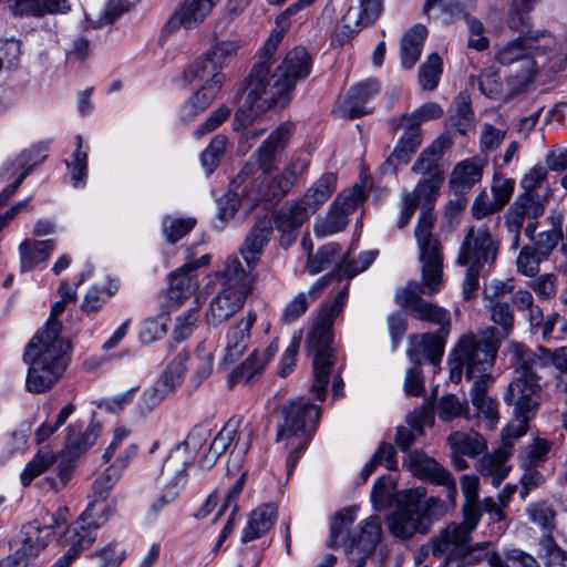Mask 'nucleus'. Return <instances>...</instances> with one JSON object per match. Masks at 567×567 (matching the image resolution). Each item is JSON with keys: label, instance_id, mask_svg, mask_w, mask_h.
<instances>
[{"label": "nucleus", "instance_id": "obj_1", "mask_svg": "<svg viewBox=\"0 0 567 567\" xmlns=\"http://www.w3.org/2000/svg\"><path fill=\"white\" fill-rule=\"evenodd\" d=\"M285 32L276 25L264 45L261 60L252 66L235 113L236 130L251 124L274 106L288 104L296 83L310 74L311 59L301 47L289 51L271 72V59Z\"/></svg>", "mask_w": 567, "mask_h": 567}, {"label": "nucleus", "instance_id": "obj_2", "mask_svg": "<svg viewBox=\"0 0 567 567\" xmlns=\"http://www.w3.org/2000/svg\"><path fill=\"white\" fill-rule=\"evenodd\" d=\"M377 256V250L363 251L355 260H343L340 267L331 272L334 277L341 274L344 275L347 284L331 302L322 306L309 330L306 341L309 352L313 354V382L311 392L319 401H323L326 398L331 370L337 358L336 351L331 346L333 342L332 326L334 319L342 311L348 297L349 280L368 269L375 260Z\"/></svg>", "mask_w": 567, "mask_h": 567}, {"label": "nucleus", "instance_id": "obj_3", "mask_svg": "<svg viewBox=\"0 0 567 567\" xmlns=\"http://www.w3.org/2000/svg\"><path fill=\"white\" fill-rule=\"evenodd\" d=\"M429 223L423 221L416 231L419 258L422 264V281L412 280L395 293L396 302L413 318L440 324L441 332H450V313L446 309L422 299L432 296L443 286V256L437 245L429 237Z\"/></svg>", "mask_w": 567, "mask_h": 567}, {"label": "nucleus", "instance_id": "obj_4", "mask_svg": "<svg viewBox=\"0 0 567 567\" xmlns=\"http://www.w3.org/2000/svg\"><path fill=\"white\" fill-rule=\"evenodd\" d=\"M60 332L61 323L50 320L27 346L23 361L29 365L25 378L28 392L38 394L50 390L66 370L70 343Z\"/></svg>", "mask_w": 567, "mask_h": 567}, {"label": "nucleus", "instance_id": "obj_5", "mask_svg": "<svg viewBox=\"0 0 567 567\" xmlns=\"http://www.w3.org/2000/svg\"><path fill=\"white\" fill-rule=\"evenodd\" d=\"M290 137L289 128L281 125L276 128L256 152L257 162L261 172L250 183L246 196L254 202L279 200L295 185L297 178L307 169L309 162L306 157L292 161L279 175L272 176L271 171L276 156L284 150Z\"/></svg>", "mask_w": 567, "mask_h": 567}, {"label": "nucleus", "instance_id": "obj_6", "mask_svg": "<svg viewBox=\"0 0 567 567\" xmlns=\"http://www.w3.org/2000/svg\"><path fill=\"white\" fill-rule=\"evenodd\" d=\"M498 348L499 338L493 327L477 334L472 332L463 334L451 354V380L455 383L460 382L463 373L467 379L489 375L487 371L494 364Z\"/></svg>", "mask_w": 567, "mask_h": 567}, {"label": "nucleus", "instance_id": "obj_7", "mask_svg": "<svg viewBox=\"0 0 567 567\" xmlns=\"http://www.w3.org/2000/svg\"><path fill=\"white\" fill-rule=\"evenodd\" d=\"M478 501H465L463 506L464 520L451 524L440 532L431 542V553L443 558L444 567H465L475 564L477 556L471 547V534L482 516Z\"/></svg>", "mask_w": 567, "mask_h": 567}, {"label": "nucleus", "instance_id": "obj_8", "mask_svg": "<svg viewBox=\"0 0 567 567\" xmlns=\"http://www.w3.org/2000/svg\"><path fill=\"white\" fill-rule=\"evenodd\" d=\"M442 514V503L436 497H427L424 487L405 489L399 495L396 508L389 518V527L395 537L406 539L416 533H427L432 518Z\"/></svg>", "mask_w": 567, "mask_h": 567}, {"label": "nucleus", "instance_id": "obj_9", "mask_svg": "<svg viewBox=\"0 0 567 567\" xmlns=\"http://www.w3.org/2000/svg\"><path fill=\"white\" fill-rule=\"evenodd\" d=\"M320 408L303 398L291 400L281 408L282 421L278 424L277 442L289 451L287 456V474L292 473L298 455L308 444V431L320 417Z\"/></svg>", "mask_w": 567, "mask_h": 567}, {"label": "nucleus", "instance_id": "obj_10", "mask_svg": "<svg viewBox=\"0 0 567 567\" xmlns=\"http://www.w3.org/2000/svg\"><path fill=\"white\" fill-rule=\"evenodd\" d=\"M557 40L547 32H537L508 41L496 47V61L503 65L515 62L522 63V79L529 81L537 68L549 60H556L557 65Z\"/></svg>", "mask_w": 567, "mask_h": 567}, {"label": "nucleus", "instance_id": "obj_11", "mask_svg": "<svg viewBox=\"0 0 567 567\" xmlns=\"http://www.w3.org/2000/svg\"><path fill=\"white\" fill-rule=\"evenodd\" d=\"M337 187L334 173H324L298 200H290L274 214L275 228L287 236L288 244L295 240L291 234L328 200Z\"/></svg>", "mask_w": 567, "mask_h": 567}, {"label": "nucleus", "instance_id": "obj_12", "mask_svg": "<svg viewBox=\"0 0 567 567\" xmlns=\"http://www.w3.org/2000/svg\"><path fill=\"white\" fill-rule=\"evenodd\" d=\"M120 477L109 474L105 470L93 483L90 503L80 518L65 532L64 538L70 546L85 535L95 539V530L104 524L111 514V506L106 499L114 484Z\"/></svg>", "mask_w": 567, "mask_h": 567}, {"label": "nucleus", "instance_id": "obj_13", "mask_svg": "<svg viewBox=\"0 0 567 567\" xmlns=\"http://www.w3.org/2000/svg\"><path fill=\"white\" fill-rule=\"evenodd\" d=\"M451 145L452 141L449 137L439 136L422 151L411 167L414 174L421 175L413 190L425 196V203H433L439 195L440 187L444 182L441 159Z\"/></svg>", "mask_w": 567, "mask_h": 567}, {"label": "nucleus", "instance_id": "obj_14", "mask_svg": "<svg viewBox=\"0 0 567 567\" xmlns=\"http://www.w3.org/2000/svg\"><path fill=\"white\" fill-rule=\"evenodd\" d=\"M188 465L187 457L182 455L181 451H171L156 478L158 497L150 507L151 514L156 516L162 508L178 498L188 481Z\"/></svg>", "mask_w": 567, "mask_h": 567}, {"label": "nucleus", "instance_id": "obj_15", "mask_svg": "<svg viewBox=\"0 0 567 567\" xmlns=\"http://www.w3.org/2000/svg\"><path fill=\"white\" fill-rule=\"evenodd\" d=\"M239 424V420L230 419L217 433L207 452L199 460V465L203 468H210L218 457L227 451L237 434L238 437L230 453V460L235 466H240L244 456L250 447L254 430L249 424H246L238 433Z\"/></svg>", "mask_w": 567, "mask_h": 567}, {"label": "nucleus", "instance_id": "obj_16", "mask_svg": "<svg viewBox=\"0 0 567 567\" xmlns=\"http://www.w3.org/2000/svg\"><path fill=\"white\" fill-rule=\"evenodd\" d=\"M540 384L534 379L518 375L507 386L504 402L514 408V415L519 422L514 432L519 437L526 432L527 422L535 415L540 402Z\"/></svg>", "mask_w": 567, "mask_h": 567}, {"label": "nucleus", "instance_id": "obj_17", "mask_svg": "<svg viewBox=\"0 0 567 567\" xmlns=\"http://www.w3.org/2000/svg\"><path fill=\"white\" fill-rule=\"evenodd\" d=\"M363 200L364 189L358 184L350 190L339 194L326 217L316 223V235L327 237L343 230L348 225V216L354 213Z\"/></svg>", "mask_w": 567, "mask_h": 567}, {"label": "nucleus", "instance_id": "obj_18", "mask_svg": "<svg viewBox=\"0 0 567 567\" xmlns=\"http://www.w3.org/2000/svg\"><path fill=\"white\" fill-rule=\"evenodd\" d=\"M497 244L492 239L486 226L471 227L463 240L457 257L461 266L475 265L483 267L496 260Z\"/></svg>", "mask_w": 567, "mask_h": 567}, {"label": "nucleus", "instance_id": "obj_19", "mask_svg": "<svg viewBox=\"0 0 567 567\" xmlns=\"http://www.w3.org/2000/svg\"><path fill=\"white\" fill-rule=\"evenodd\" d=\"M403 465L417 478L447 488V496L454 499L457 494L456 482L452 474L422 451H413L404 460Z\"/></svg>", "mask_w": 567, "mask_h": 567}, {"label": "nucleus", "instance_id": "obj_20", "mask_svg": "<svg viewBox=\"0 0 567 567\" xmlns=\"http://www.w3.org/2000/svg\"><path fill=\"white\" fill-rule=\"evenodd\" d=\"M68 520V508L60 507L54 513L44 512L38 519L24 527L23 544L32 553L48 545L53 530L60 528Z\"/></svg>", "mask_w": 567, "mask_h": 567}, {"label": "nucleus", "instance_id": "obj_21", "mask_svg": "<svg viewBox=\"0 0 567 567\" xmlns=\"http://www.w3.org/2000/svg\"><path fill=\"white\" fill-rule=\"evenodd\" d=\"M218 0H184L163 27V34H172L181 27L193 29L212 12Z\"/></svg>", "mask_w": 567, "mask_h": 567}, {"label": "nucleus", "instance_id": "obj_22", "mask_svg": "<svg viewBox=\"0 0 567 567\" xmlns=\"http://www.w3.org/2000/svg\"><path fill=\"white\" fill-rule=\"evenodd\" d=\"M38 148L25 150L13 161H7L3 163L0 168V178L6 181L18 174V177L14 182L8 185L0 193V207L3 206L11 196H13L24 181V178L30 174L33 167L41 162L44 156H41Z\"/></svg>", "mask_w": 567, "mask_h": 567}, {"label": "nucleus", "instance_id": "obj_23", "mask_svg": "<svg viewBox=\"0 0 567 567\" xmlns=\"http://www.w3.org/2000/svg\"><path fill=\"white\" fill-rule=\"evenodd\" d=\"M502 435V445L494 452L484 455L476 467L483 477L491 478V483L495 487L504 481L509 472L511 467L506 464L513 453V443L509 439L515 437L511 427L503 430Z\"/></svg>", "mask_w": 567, "mask_h": 567}, {"label": "nucleus", "instance_id": "obj_24", "mask_svg": "<svg viewBox=\"0 0 567 567\" xmlns=\"http://www.w3.org/2000/svg\"><path fill=\"white\" fill-rule=\"evenodd\" d=\"M252 270L245 267L238 256L231 255L216 271V279L223 288L248 296L255 282Z\"/></svg>", "mask_w": 567, "mask_h": 567}, {"label": "nucleus", "instance_id": "obj_25", "mask_svg": "<svg viewBox=\"0 0 567 567\" xmlns=\"http://www.w3.org/2000/svg\"><path fill=\"white\" fill-rule=\"evenodd\" d=\"M380 84L374 79H365L353 85L343 100L339 102V111L342 117L358 118L371 112L367 102L378 94Z\"/></svg>", "mask_w": 567, "mask_h": 567}, {"label": "nucleus", "instance_id": "obj_26", "mask_svg": "<svg viewBox=\"0 0 567 567\" xmlns=\"http://www.w3.org/2000/svg\"><path fill=\"white\" fill-rule=\"evenodd\" d=\"M382 12V0H360L359 8H350L343 16V25L336 35L342 34L341 42L352 38L361 27L372 24Z\"/></svg>", "mask_w": 567, "mask_h": 567}, {"label": "nucleus", "instance_id": "obj_27", "mask_svg": "<svg viewBox=\"0 0 567 567\" xmlns=\"http://www.w3.org/2000/svg\"><path fill=\"white\" fill-rule=\"evenodd\" d=\"M66 441L64 449L61 454V463H60V482L61 485H65L69 478V470L64 464V461L68 462L74 460L84 453L96 440V433L93 429H86L82 431V426L78 424H71L66 429Z\"/></svg>", "mask_w": 567, "mask_h": 567}, {"label": "nucleus", "instance_id": "obj_28", "mask_svg": "<svg viewBox=\"0 0 567 567\" xmlns=\"http://www.w3.org/2000/svg\"><path fill=\"white\" fill-rule=\"evenodd\" d=\"M210 261L209 255H204L197 260L188 261L176 269L169 276L171 298L182 300L193 295L198 288L196 270L207 266Z\"/></svg>", "mask_w": 567, "mask_h": 567}, {"label": "nucleus", "instance_id": "obj_29", "mask_svg": "<svg viewBox=\"0 0 567 567\" xmlns=\"http://www.w3.org/2000/svg\"><path fill=\"white\" fill-rule=\"evenodd\" d=\"M432 204L433 203H425V196L421 195L420 193L414 190L404 192L402 195L401 216L398 223V228H404L410 223L415 209L421 206V216L414 230V237L416 238V231L419 227L422 226L423 221L429 223V237L436 243L439 251L442 252L439 240L432 235L435 219L432 213Z\"/></svg>", "mask_w": 567, "mask_h": 567}, {"label": "nucleus", "instance_id": "obj_30", "mask_svg": "<svg viewBox=\"0 0 567 567\" xmlns=\"http://www.w3.org/2000/svg\"><path fill=\"white\" fill-rule=\"evenodd\" d=\"M248 296L243 292L223 288L209 303L206 312V321L208 324L218 326L226 322L236 312H238Z\"/></svg>", "mask_w": 567, "mask_h": 567}, {"label": "nucleus", "instance_id": "obj_31", "mask_svg": "<svg viewBox=\"0 0 567 567\" xmlns=\"http://www.w3.org/2000/svg\"><path fill=\"white\" fill-rule=\"evenodd\" d=\"M515 369L520 377L534 379L539 383L542 371L550 367L549 350L539 348L538 352L517 344L514 348Z\"/></svg>", "mask_w": 567, "mask_h": 567}, {"label": "nucleus", "instance_id": "obj_32", "mask_svg": "<svg viewBox=\"0 0 567 567\" xmlns=\"http://www.w3.org/2000/svg\"><path fill=\"white\" fill-rule=\"evenodd\" d=\"M272 234V224L269 218L259 219L246 236L239 249L246 266L254 269L259 262L260 255Z\"/></svg>", "mask_w": 567, "mask_h": 567}, {"label": "nucleus", "instance_id": "obj_33", "mask_svg": "<svg viewBox=\"0 0 567 567\" xmlns=\"http://www.w3.org/2000/svg\"><path fill=\"white\" fill-rule=\"evenodd\" d=\"M56 247L54 239H24L18 246L19 270L29 272L44 265Z\"/></svg>", "mask_w": 567, "mask_h": 567}, {"label": "nucleus", "instance_id": "obj_34", "mask_svg": "<svg viewBox=\"0 0 567 567\" xmlns=\"http://www.w3.org/2000/svg\"><path fill=\"white\" fill-rule=\"evenodd\" d=\"M486 161L472 157L457 163L450 176L449 185L455 195L468 192L482 178Z\"/></svg>", "mask_w": 567, "mask_h": 567}, {"label": "nucleus", "instance_id": "obj_35", "mask_svg": "<svg viewBox=\"0 0 567 567\" xmlns=\"http://www.w3.org/2000/svg\"><path fill=\"white\" fill-rule=\"evenodd\" d=\"M491 375L476 379L471 389L472 404L477 411V416L486 422L488 429H494L498 421L497 402L487 393L492 384Z\"/></svg>", "mask_w": 567, "mask_h": 567}, {"label": "nucleus", "instance_id": "obj_36", "mask_svg": "<svg viewBox=\"0 0 567 567\" xmlns=\"http://www.w3.org/2000/svg\"><path fill=\"white\" fill-rule=\"evenodd\" d=\"M277 351L278 346L276 342H271L264 349H256L238 368L234 370L231 379L236 382H243L244 384L251 383L256 377L260 375L265 371Z\"/></svg>", "mask_w": 567, "mask_h": 567}, {"label": "nucleus", "instance_id": "obj_37", "mask_svg": "<svg viewBox=\"0 0 567 567\" xmlns=\"http://www.w3.org/2000/svg\"><path fill=\"white\" fill-rule=\"evenodd\" d=\"M256 321V316L249 312L241 320L233 326L227 332L225 360L229 363L236 361L246 351L250 330Z\"/></svg>", "mask_w": 567, "mask_h": 567}, {"label": "nucleus", "instance_id": "obj_38", "mask_svg": "<svg viewBox=\"0 0 567 567\" xmlns=\"http://www.w3.org/2000/svg\"><path fill=\"white\" fill-rule=\"evenodd\" d=\"M401 126L404 127L405 131L385 162L386 166H393L392 171H395L398 165L406 164L422 144V133L419 127L403 122L402 120Z\"/></svg>", "mask_w": 567, "mask_h": 567}, {"label": "nucleus", "instance_id": "obj_39", "mask_svg": "<svg viewBox=\"0 0 567 567\" xmlns=\"http://www.w3.org/2000/svg\"><path fill=\"white\" fill-rule=\"evenodd\" d=\"M184 79L188 83L203 82L213 84H224L226 75L206 53L198 56L184 70Z\"/></svg>", "mask_w": 567, "mask_h": 567}, {"label": "nucleus", "instance_id": "obj_40", "mask_svg": "<svg viewBox=\"0 0 567 567\" xmlns=\"http://www.w3.org/2000/svg\"><path fill=\"white\" fill-rule=\"evenodd\" d=\"M380 537L381 520L378 516H370L361 524L359 534L352 536L349 553L357 550L359 555L368 556L374 550Z\"/></svg>", "mask_w": 567, "mask_h": 567}, {"label": "nucleus", "instance_id": "obj_41", "mask_svg": "<svg viewBox=\"0 0 567 567\" xmlns=\"http://www.w3.org/2000/svg\"><path fill=\"white\" fill-rule=\"evenodd\" d=\"M276 507L272 504H264L254 509L243 530V543L252 542L266 534L276 522Z\"/></svg>", "mask_w": 567, "mask_h": 567}, {"label": "nucleus", "instance_id": "obj_42", "mask_svg": "<svg viewBox=\"0 0 567 567\" xmlns=\"http://www.w3.org/2000/svg\"><path fill=\"white\" fill-rule=\"evenodd\" d=\"M71 9L69 0H17L12 12L14 16H34L66 13Z\"/></svg>", "mask_w": 567, "mask_h": 567}, {"label": "nucleus", "instance_id": "obj_43", "mask_svg": "<svg viewBox=\"0 0 567 567\" xmlns=\"http://www.w3.org/2000/svg\"><path fill=\"white\" fill-rule=\"evenodd\" d=\"M334 278L333 274H329L318 279L308 290V292H299L285 308L284 317L286 321L292 322L302 316L309 305V301L316 300L319 295L327 288Z\"/></svg>", "mask_w": 567, "mask_h": 567}, {"label": "nucleus", "instance_id": "obj_44", "mask_svg": "<svg viewBox=\"0 0 567 567\" xmlns=\"http://www.w3.org/2000/svg\"><path fill=\"white\" fill-rule=\"evenodd\" d=\"M427 30L424 25L417 24L401 39V63L403 68L411 69L420 59Z\"/></svg>", "mask_w": 567, "mask_h": 567}, {"label": "nucleus", "instance_id": "obj_45", "mask_svg": "<svg viewBox=\"0 0 567 567\" xmlns=\"http://www.w3.org/2000/svg\"><path fill=\"white\" fill-rule=\"evenodd\" d=\"M354 520L355 512L353 508L348 507L339 511L331 522L329 546L344 547L346 551L349 553V543L352 538L350 527Z\"/></svg>", "mask_w": 567, "mask_h": 567}, {"label": "nucleus", "instance_id": "obj_46", "mask_svg": "<svg viewBox=\"0 0 567 567\" xmlns=\"http://www.w3.org/2000/svg\"><path fill=\"white\" fill-rule=\"evenodd\" d=\"M544 204L538 196L524 193L513 204L507 220L517 227L523 226L525 217L537 218L544 214Z\"/></svg>", "mask_w": 567, "mask_h": 567}, {"label": "nucleus", "instance_id": "obj_47", "mask_svg": "<svg viewBox=\"0 0 567 567\" xmlns=\"http://www.w3.org/2000/svg\"><path fill=\"white\" fill-rule=\"evenodd\" d=\"M449 444L454 454L475 457L486 449L484 437L477 432H453L449 436Z\"/></svg>", "mask_w": 567, "mask_h": 567}, {"label": "nucleus", "instance_id": "obj_48", "mask_svg": "<svg viewBox=\"0 0 567 567\" xmlns=\"http://www.w3.org/2000/svg\"><path fill=\"white\" fill-rule=\"evenodd\" d=\"M485 558L492 567H540L533 555L518 548L507 549L503 555L488 551L485 554Z\"/></svg>", "mask_w": 567, "mask_h": 567}, {"label": "nucleus", "instance_id": "obj_49", "mask_svg": "<svg viewBox=\"0 0 567 567\" xmlns=\"http://www.w3.org/2000/svg\"><path fill=\"white\" fill-rule=\"evenodd\" d=\"M446 337L441 330L439 333H424L414 338V347L417 352L436 365L444 353Z\"/></svg>", "mask_w": 567, "mask_h": 567}, {"label": "nucleus", "instance_id": "obj_50", "mask_svg": "<svg viewBox=\"0 0 567 567\" xmlns=\"http://www.w3.org/2000/svg\"><path fill=\"white\" fill-rule=\"evenodd\" d=\"M550 225L549 230H545L539 233L536 236L535 249L543 258H548L551 250L557 246V243L563 239V216L561 215H553L547 218Z\"/></svg>", "mask_w": 567, "mask_h": 567}, {"label": "nucleus", "instance_id": "obj_51", "mask_svg": "<svg viewBox=\"0 0 567 567\" xmlns=\"http://www.w3.org/2000/svg\"><path fill=\"white\" fill-rule=\"evenodd\" d=\"M56 461L58 455L52 450L47 446L40 449L21 473V483L28 486L33 478L45 472Z\"/></svg>", "mask_w": 567, "mask_h": 567}, {"label": "nucleus", "instance_id": "obj_52", "mask_svg": "<svg viewBox=\"0 0 567 567\" xmlns=\"http://www.w3.org/2000/svg\"><path fill=\"white\" fill-rule=\"evenodd\" d=\"M539 557L546 567H567V551L564 550L551 535H543L538 542Z\"/></svg>", "mask_w": 567, "mask_h": 567}, {"label": "nucleus", "instance_id": "obj_53", "mask_svg": "<svg viewBox=\"0 0 567 567\" xmlns=\"http://www.w3.org/2000/svg\"><path fill=\"white\" fill-rule=\"evenodd\" d=\"M209 436L210 430L207 426L197 425L173 451H181L182 455L187 457V463L190 464Z\"/></svg>", "mask_w": 567, "mask_h": 567}, {"label": "nucleus", "instance_id": "obj_54", "mask_svg": "<svg viewBox=\"0 0 567 567\" xmlns=\"http://www.w3.org/2000/svg\"><path fill=\"white\" fill-rule=\"evenodd\" d=\"M526 513L532 523L540 528L550 532L555 528L556 512L551 504L546 501L535 502L528 505Z\"/></svg>", "mask_w": 567, "mask_h": 567}, {"label": "nucleus", "instance_id": "obj_55", "mask_svg": "<svg viewBox=\"0 0 567 567\" xmlns=\"http://www.w3.org/2000/svg\"><path fill=\"white\" fill-rule=\"evenodd\" d=\"M240 43L235 40H216L205 52L219 69H224L237 54Z\"/></svg>", "mask_w": 567, "mask_h": 567}, {"label": "nucleus", "instance_id": "obj_56", "mask_svg": "<svg viewBox=\"0 0 567 567\" xmlns=\"http://www.w3.org/2000/svg\"><path fill=\"white\" fill-rule=\"evenodd\" d=\"M223 84L203 83L193 94L186 109H190L188 115L196 116L203 112L217 96Z\"/></svg>", "mask_w": 567, "mask_h": 567}, {"label": "nucleus", "instance_id": "obj_57", "mask_svg": "<svg viewBox=\"0 0 567 567\" xmlns=\"http://www.w3.org/2000/svg\"><path fill=\"white\" fill-rule=\"evenodd\" d=\"M442 73V60L436 54H430L420 66L419 80L424 90H433L437 86Z\"/></svg>", "mask_w": 567, "mask_h": 567}, {"label": "nucleus", "instance_id": "obj_58", "mask_svg": "<svg viewBox=\"0 0 567 567\" xmlns=\"http://www.w3.org/2000/svg\"><path fill=\"white\" fill-rule=\"evenodd\" d=\"M168 318L166 315L147 318L141 328L140 340L144 344H151L162 339L167 332Z\"/></svg>", "mask_w": 567, "mask_h": 567}, {"label": "nucleus", "instance_id": "obj_59", "mask_svg": "<svg viewBox=\"0 0 567 567\" xmlns=\"http://www.w3.org/2000/svg\"><path fill=\"white\" fill-rule=\"evenodd\" d=\"M340 252V247L336 243H330L321 247L317 254L308 259L307 269L309 274L316 275L328 268Z\"/></svg>", "mask_w": 567, "mask_h": 567}, {"label": "nucleus", "instance_id": "obj_60", "mask_svg": "<svg viewBox=\"0 0 567 567\" xmlns=\"http://www.w3.org/2000/svg\"><path fill=\"white\" fill-rule=\"evenodd\" d=\"M227 138L224 135H216L209 143V145L203 151L200 155V162L204 169L207 173H213L218 165L225 150Z\"/></svg>", "mask_w": 567, "mask_h": 567}, {"label": "nucleus", "instance_id": "obj_61", "mask_svg": "<svg viewBox=\"0 0 567 567\" xmlns=\"http://www.w3.org/2000/svg\"><path fill=\"white\" fill-rule=\"evenodd\" d=\"M196 224L194 218H175L165 217L163 220V231L171 244H175L187 233H189Z\"/></svg>", "mask_w": 567, "mask_h": 567}, {"label": "nucleus", "instance_id": "obj_62", "mask_svg": "<svg viewBox=\"0 0 567 567\" xmlns=\"http://www.w3.org/2000/svg\"><path fill=\"white\" fill-rule=\"evenodd\" d=\"M491 320L501 327L504 336L509 334L514 327V315L511 306L504 301L489 302Z\"/></svg>", "mask_w": 567, "mask_h": 567}, {"label": "nucleus", "instance_id": "obj_63", "mask_svg": "<svg viewBox=\"0 0 567 567\" xmlns=\"http://www.w3.org/2000/svg\"><path fill=\"white\" fill-rule=\"evenodd\" d=\"M466 410V403L461 402L458 398L453 394L444 395L437 402V415L443 421L461 416Z\"/></svg>", "mask_w": 567, "mask_h": 567}, {"label": "nucleus", "instance_id": "obj_64", "mask_svg": "<svg viewBox=\"0 0 567 567\" xmlns=\"http://www.w3.org/2000/svg\"><path fill=\"white\" fill-rule=\"evenodd\" d=\"M544 259L536 249L524 247L516 260L517 270L525 276L533 277L538 272L539 264Z\"/></svg>", "mask_w": 567, "mask_h": 567}]
</instances>
